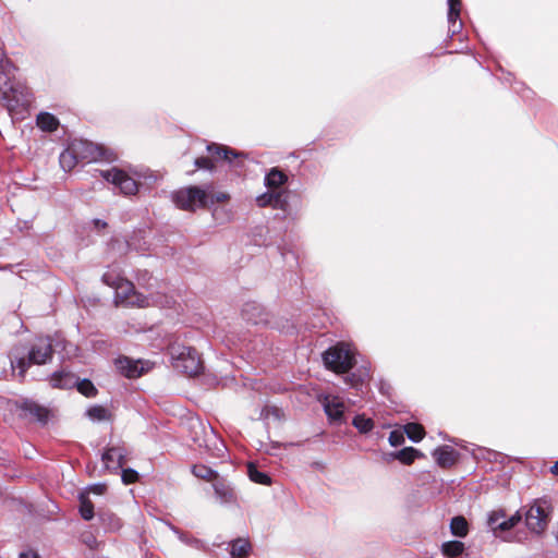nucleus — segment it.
Listing matches in <instances>:
<instances>
[{
  "instance_id": "1",
  "label": "nucleus",
  "mask_w": 558,
  "mask_h": 558,
  "mask_svg": "<svg viewBox=\"0 0 558 558\" xmlns=\"http://www.w3.org/2000/svg\"><path fill=\"white\" fill-rule=\"evenodd\" d=\"M116 303L126 306L148 307L150 305L169 306L170 301L166 298L161 301L156 298H148L135 291L133 283L129 280L121 281L116 288Z\"/></svg>"
},
{
  "instance_id": "2",
  "label": "nucleus",
  "mask_w": 558,
  "mask_h": 558,
  "mask_svg": "<svg viewBox=\"0 0 558 558\" xmlns=\"http://www.w3.org/2000/svg\"><path fill=\"white\" fill-rule=\"evenodd\" d=\"M52 356V345L49 338H39L29 350L27 356H14L12 367L19 368V375L23 376L32 364H45Z\"/></svg>"
},
{
  "instance_id": "3",
  "label": "nucleus",
  "mask_w": 558,
  "mask_h": 558,
  "mask_svg": "<svg viewBox=\"0 0 558 558\" xmlns=\"http://www.w3.org/2000/svg\"><path fill=\"white\" fill-rule=\"evenodd\" d=\"M172 366L189 376L197 375L202 368V362L197 351L193 348L173 344L169 348Z\"/></svg>"
},
{
  "instance_id": "4",
  "label": "nucleus",
  "mask_w": 558,
  "mask_h": 558,
  "mask_svg": "<svg viewBox=\"0 0 558 558\" xmlns=\"http://www.w3.org/2000/svg\"><path fill=\"white\" fill-rule=\"evenodd\" d=\"M9 64H3L0 69V101L9 111H14L20 107L28 105V98L23 89H19L11 83Z\"/></svg>"
},
{
  "instance_id": "5",
  "label": "nucleus",
  "mask_w": 558,
  "mask_h": 558,
  "mask_svg": "<svg viewBox=\"0 0 558 558\" xmlns=\"http://www.w3.org/2000/svg\"><path fill=\"white\" fill-rule=\"evenodd\" d=\"M322 356L325 367L336 373H348L355 364V356L344 342L328 348Z\"/></svg>"
},
{
  "instance_id": "6",
  "label": "nucleus",
  "mask_w": 558,
  "mask_h": 558,
  "mask_svg": "<svg viewBox=\"0 0 558 558\" xmlns=\"http://www.w3.org/2000/svg\"><path fill=\"white\" fill-rule=\"evenodd\" d=\"M551 511L553 507L548 499H534L533 504L525 512V524L527 529L536 535H542L548 525Z\"/></svg>"
},
{
  "instance_id": "7",
  "label": "nucleus",
  "mask_w": 558,
  "mask_h": 558,
  "mask_svg": "<svg viewBox=\"0 0 558 558\" xmlns=\"http://www.w3.org/2000/svg\"><path fill=\"white\" fill-rule=\"evenodd\" d=\"M171 199L178 208L195 211L198 208L205 207L207 193L198 186H189L173 192Z\"/></svg>"
},
{
  "instance_id": "8",
  "label": "nucleus",
  "mask_w": 558,
  "mask_h": 558,
  "mask_svg": "<svg viewBox=\"0 0 558 558\" xmlns=\"http://www.w3.org/2000/svg\"><path fill=\"white\" fill-rule=\"evenodd\" d=\"M73 154H76L82 162H95L99 160H113L116 157L102 146H98L85 140H74L70 144Z\"/></svg>"
},
{
  "instance_id": "9",
  "label": "nucleus",
  "mask_w": 558,
  "mask_h": 558,
  "mask_svg": "<svg viewBox=\"0 0 558 558\" xmlns=\"http://www.w3.org/2000/svg\"><path fill=\"white\" fill-rule=\"evenodd\" d=\"M211 488L216 499L221 506L227 508H234L239 506L238 494L233 484L226 477L219 475V473L211 469Z\"/></svg>"
},
{
  "instance_id": "10",
  "label": "nucleus",
  "mask_w": 558,
  "mask_h": 558,
  "mask_svg": "<svg viewBox=\"0 0 558 558\" xmlns=\"http://www.w3.org/2000/svg\"><path fill=\"white\" fill-rule=\"evenodd\" d=\"M246 155L235 150L227 145L211 142V173L215 171L216 163L225 162L230 168H242L244 166L243 158Z\"/></svg>"
},
{
  "instance_id": "11",
  "label": "nucleus",
  "mask_w": 558,
  "mask_h": 558,
  "mask_svg": "<svg viewBox=\"0 0 558 558\" xmlns=\"http://www.w3.org/2000/svg\"><path fill=\"white\" fill-rule=\"evenodd\" d=\"M100 174L105 180L118 187L124 195H135L138 191L136 180L121 169L111 168L106 171H100Z\"/></svg>"
},
{
  "instance_id": "12",
  "label": "nucleus",
  "mask_w": 558,
  "mask_h": 558,
  "mask_svg": "<svg viewBox=\"0 0 558 558\" xmlns=\"http://www.w3.org/2000/svg\"><path fill=\"white\" fill-rule=\"evenodd\" d=\"M52 387L56 388H71L74 385L77 386V390L86 396L94 397L97 393V389L93 385V383L88 379H84L77 381L71 374L69 373H54L50 379Z\"/></svg>"
},
{
  "instance_id": "13",
  "label": "nucleus",
  "mask_w": 558,
  "mask_h": 558,
  "mask_svg": "<svg viewBox=\"0 0 558 558\" xmlns=\"http://www.w3.org/2000/svg\"><path fill=\"white\" fill-rule=\"evenodd\" d=\"M242 318L251 325H267L268 313L265 307L256 301H248L241 310Z\"/></svg>"
},
{
  "instance_id": "14",
  "label": "nucleus",
  "mask_w": 558,
  "mask_h": 558,
  "mask_svg": "<svg viewBox=\"0 0 558 558\" xmlns=\"http://www.w3.org/2000/svg\"><path fill=\"white\" fill-rule=\"evenodd\" d=\"M116 366L122 375L129 378L140 377L150 368L149 362L142 360L134 361L129 357L118 359L116 361Z\"/></svg>"
},
{
  "instance_id": "15",
  "label": "nucleus",
  "mask_w": 558,
  "mask_h": 558,
  "mask_svg": "<svg viewBox=\"0 0 558 558\" xmlns=\"http://www.w3.org/2000/svg\"><path fill=\"white\" fill-rule=\"evenodd\" d=\"M229 198V195L223 192H211V217L218 222L223 223L229 221L232 217L231 209H227L226 206L219 205Z\"/></svg>"
},
{
  "instance_id": "16",
  "label": "nucleus",
  "mask_w": 558,
  "mask_h": 558,
  "mask_svg": "<svg viewBox=\"0 0 558 558\" xmlns=\"http://www.w3.org/2000/svg\"><path fill=\"white\" fill-rule=\"evenodd\" d=\"M432 456L440 468L448 469L457 462L459 452L450 446H440L433 450Z\"/></svg>"
},
{
  "instance_id": "17",
  "label": "nucleus",
  "mask_w": 558,
  "mask_h": 558,
  "mask_svg": "<svg viewBox=\"0 0 558 558\" xmlns=\"http://www.w3.org/2000/svg\"><path fill=\"white\" fill-rule=\"evenodd\" d=\"M252 544L248 538L236 537L228 542V550L231 558H244L252 553Z\"/></svg>"
},
{
  "instance_id": "18",
  "label": "nucleus",
  "mask_w": 558,
  "mask_h": 558,
  "mask_svg": "<svg viewBox=\"0 0 558 558\" xmlns=\"http://www.w3.org/2000/svg\"><path fill=\"white\" fill-rule=\"evenodd\" d=\"M324 411L330 423L341 425L344 416V404L340 401H327L324 404Z\"/></svg>"
},
{
  "instance_id": "19",
  "label": "nucleus",
  "mask_w": 558,
  "mask_h": 558,
  "mask_svg": "<svg viewBox=\"0 0 558 558\" xmlns=\"http://www.w3.org/2000/svg\"><path fill=\"white\" fill-rule=\"evenodd\" d=\"M219 458L221 463L228 462L229 466L233 465L229 462L228 448L225 441L217 435L214 427H211V458Z\"/></svg>"
},
{
  "instance_id": "20",
  "label": "nucleus",
  "mask_w": 558,
  "mask_h": 558,
  "mask_svg": "<svg viewBox=\"0 0 558 558\" xmlns=\"http://www.w3.org/2000/svg\"><path fill=\"white\" fill-rule=\"evenodd\" d=\"M102 461L107 469H119L124 464V451L122 448H109L102 454Z\"/></svg>"
},
{
  "instance_id": "21",
  "label": "nucleus",
  "mask_w": 558,
  "mask_h": 558,
  "mask_svg": "<svg viewBox=\"0 0 558 558\" xmlns=\"http://www.w3.org/2000/svg\"><path fill=\"white\" fill-rule=\"evenodd\" d=\"M288 175L281 171L278 167L271 168L264 178V184L268 190L278 189L286 184Z\"/></svg>"
},
{
  "instance_id": "22",
  "label": "nucleus",
  "mask_w": 558,
  "mask_h": 558,
  "mask_svg": "<svg viewBox=\"0 0 558 558\" xmlns=\"http://www.w3.org/2000/svg\"><path fill=\"white\" fill-rule=\"evenodd\" d=\"M392 459L399 460L402 464L410 465L417 458L424 457V454L414 447H404L401 450L390 453Z\"/></svg>"
},
{
  "instance_id": "23",
  "label": "nucleus",
  "mask_w": 558,
  "mask_h": 558,
  "mask_svg": "<svg viewBox=\"0 0 558 558\" xmlns=\"http://www.w3.org/2000/svg\"><path fill=\"white\" fill-rule=\"evenodd\" d=\"M274 209H279L283 213V218H295L296 214L292 211L289 193L286 191L276 192V198L274 202Z\"/></svg>"
},
{
  "instance_id": "24",
  "label": "nucleus",
  "mask_w": 558,
  "mask_h": 558,
  "mask_svg": "<svg viewBox=\"0 0 558 558\" xmlns=\"http://www.w3.org/2000/svg\"><path fill=\"white\" fill-rule=\"evenodd\" d=\"M247 476L256 484L269 486L272 483L270 475L260 471L253 462L247 464Z\"/></svg>"
},
{
  "instance_id": "25",
  "label": "nucleus",
  "mask_w": 558,
  "mask_h": 558,
  "mask_svg": "<svg viewBox=\"0 0 558 558\" xmlns=\"http://www.w3.org/2000/svg\"><path fill=\"white\" fill-rule=\"evenodd\" d=\"M465 549L461 541H448L441 544V554L447 558H457L463 554Z\"/></svg>"
},
{
  "instance_id": "26",
  "label": "nucleus",
  "mask_w": 558,
  "mask_h": 558,
  "mask_svg": "<svg viewBox=\"0 0 558 558\" xmlns=\"http://www.w3.org/2000/svg\"><path fill=\"white\" fill-rule=\"evenodd\" d=\"M450 532L457 537H465L469 533V524L464 517L456 515L450 521Z\"/></svg>"
},
{
  "instance_id": "27",
  "label": "nucleus",
  "mask_w": 558,
  "mask_h": 558,
  "mask_svg": "<svg viewBox=\"0 0 558 558\" xmlns=\"http://www.w3.org/2000/svg\"><path fill=\"white\" fill-rule=\"evenodd\" d=\"M37 125L43 130V131H48V132H52V131H56L58 129V125H59V121L58 119L52 116L51 113H48V112H41L38 114L37 117Z\"/></svg>"
},
{
  "instance_id": "28",
  "label": "nucleus",
  "mask_w": 558,
  "mask_h": 558,
  "mask_svg": "<svg viewBox=\"0 0 558 558\" xmlns=\"http://www.w3.org/2000/svg\"><path fill=\"white\" fill-rule=\"evenodd\" d=\"M352 425L361 434H368L375 426L374 421L365 414H356L352 420Z\"/></svg>"
},
{
  "instance_id": "29",
  "label": "nucleus",
  "mask_w": 558,
  "mask_h": 558,
  "mask_svg": "<svg viewBox=\"0 0 558 558\" xmlns=\"http://www.w3.org/2000/svg\"><path fill=\"white\" fill-rule=\"evenodd\" d=\"M77 162H80V159L76 154H73L72 146L69 145L68 148L60 155V165L63 170L70 171L76 166Z\"/></svg>"
},
{
  "instance_id": "30",
  "label": "nucleus",
  "mask_w": 558,
  "mask_h": 558,
  "mask_svg": "<svg viewBox=\"0 0 558 558\" xmlns=\"http://www.w3.org/2000/svg\"><path fill=\"white\" fill-rule=\"evenodd\" d=\"M22 409L25 412H28L32 416H34L38 421H43L44 422L48 417V411L45 408L36 404L33 401H25V402H23Z\"/></svg>"
},
{
  "instance_id": "31",
  "label": "nucleus",
  "mask_w": 558,
  "mask_h": 558,
  "mask_svg": "<svg viewBox=\"0 0 558 558\" xmlns=\"http://www.w3.org/2000/svg\"><path fill=\"white\" fill-rule=\"evenodd\" d=\"M403 429L404 434H407L408 438L413 442H420L424 438L425 430L421 424L407 423Z\"/></svg>"
},
{
  "instance_id": "32",
  "label": "nucleus",
  "mask_w": 558,
  "mask_h": 558,
  "mask_svg": "<svg viewBox=\"0 0 558 558\" xmlns=\"http://www.w3.org/2000/svg\"><path fill=\"white\" fill-rule=\"evenodd\" d=\"M86 415L94 422H102L111 420L110 411L102 405L90 407L86 411Z\"/></svg>"
},
{
  "instance_id": "33",
  "label": "nucleus",
  "mask_w": 558,
  "mask_h": 558,
  "mask_svg": "<svg viewBox=\"0 0 558 558\" xmlns=\"http://www.w3.org/2000/svg\"><path fill=\"white\" fill-rule=\"evenodd\" d=\"M80 513L87 521L94 518V505L84 493L80 495Z\"/></svg>"
},
{
  "instance_id": "34",
  "label": "nucleus",
  "mask_w": 558,
  "mask_h": 558,
  "mask_svg": "<svg viewBox=\"0 0 558 558\" xmlns=\"http://www.w3.org/2000/svg\"><path fill=\"white\" fill-rule=\"evenodd\" d=\"M461 0L448 1V26L460 22Z\"/></svg>"
},
{
  "instance_id": "35",
  "label": "nucleus",
  "mask_w": 558,
  "mask_h": 558,
  "mask_svg": "<svg viewBox=\"0 0 558 558\" xmlns=\"http://www.w3.org/2000/svg\"><path fill=\"white\" fill-rule=\"evenodd\" d=\"M268 229L265 226H258L253 230V242L258 246H269L271 241L266 236Z\"/></svg>"
},
{
  "instance_id": "36",
  "label": "nucleus",
  "mask_w": 558,
  "mask_h": 558,
  "mask_svg": "<svg viewBox=\"0 0 558 558\" xmlns=\"http://www.w3.org/2000/svg\"><path fill=\"white\" fill-rule=\"evenodd\" d=\"M125 279L120 275L119 271H117L114 268H110L108 269L104 275H102V281L104 283H106L107 286L111 287V288H116L121 281H124Z\"/></svg>"
},
{
  "instance_id": "37",
  "label": "nucleus",
  "mask_w": 558,
  "mask_h": 558,
  "mask_svg": "<svg viewBox=\"0 0 558 558\" xmlns=\"http://www.w3.org/2000/svg\"><path fill=\"white\" fill-rule=\"evenodd\" d=\"M275 198H276V192L266 191V192L257 195L255 198V202H256V205L260 208H265V207L274 208Z\"/></svg>"
},
{
  "instance_id": "38",
  "label": "nucleus",
  "mask_w": 558,
  "mask_h": 558,
  "mask_svg": "<svg viewBox=\"0 0 558 558\" xmlns=\"http://www.w3.org/2000/svg\"><path fill=\"white\" fill-rule=\"evenodd\" d=\"M371 376V369L367 366H361L356 372L352 373L349 377L352 386L362 384L365 379Z\"/></svg>"
},
{
  "instance_id": "39",
  "label": "nucleus",
  "mask_w": 558,
  "mask_h": 558,
  "mask_svg": "<svg viewBox=\"0 0 558 558\" xmlns=\"http://www.w3.org/2000/svg\"><path fill=\"white\" fill-rule=\"evenodd\" d=\"M506 518V513L504 510L492 511L487 517V525L494 531H498V525Z\"/></svg>"
},
{
  "instance_id": "40",
  "label": "nucleus",
  "mask_w": 558,
  "mask_h": 558,
  "mask_svg": "<svg viewBox=\"0 0 558 558\" xmlns=\"http://www.w3.org/2000/svg\"><path fill=\"white\" fill-rule=\"evenodd\" d=\"M522 517L519 511H517L514 514H512L508 519H504L501 523L498 525L499 531H509L512 527H514L520 521Z\"/></svg>"
},
{
  "instance_id": "41",
  "label": "nucleus",
  "mask_w": 558,
  "mask_h": 558,
  "mask_svg": "<svg viewBox=\"0 0 558 558\" xmlns=\"http://www.w3.org/2000/svg\"><path fill=\"white\" fill-rule=\"evenodd\" d=\"M388 441L392 447H399L404 442V433L400 430H392L389 434Z\"/></svg>"
},
{
  "instance_id": "42",
  "label": "nucleus",
  "mask_w": 558,
  "mask_h": 558,
  "mask_svg": "<svg viewBox=\"0 0 558 558\" xmlns=\"http://www.w3.org/2000/svg\"><path fill=\"white\" fill-rule=\"evenodd\" d=\"M138 478V474L136 471L132 469H125L122 471V481L125 484L135 483Z\"/></svg>"
},
{
  "instance_id": "43",
  "label": "nucleus",
  "mask_w": 558,
  "mask_h": 558,
  "mask_svg": "<svg viewBox=\"0 0 558 558\" xmlns=\"http://www.w3.org/2000/svg\"><path fill=\"white\" fill-rule=\"evenodd\" d=\"M193 473L195 476L204 480L209 478V468L206 465H194L193 466Z\"/></svg>"
},
{
  "instance_id": "44",
  "label": "nucleus",
  "mask_w": 558,
  "mask_h": 558,
  "mask_svg": "<svg viewBox=\"0 0 558 558\" xmlns=\"http://www.w3.org/2000/svg\"><path fill=\"white\" fill-rule=\"evenodd\" d=\"M462 29V22H457L454 24V26L452 25H449L448 26V33H449V37L452 38L456 34L460 33Z\"/></svg>"
},
{
  "instance_id": "45",
  "label": "nucleus",
  "mask_w": 558,
  "mask_h": 558,
  "mask_svg": "<svg viewBox=\"0 0 558 558\" xmlns=\"http://www.w3.org/2000/svg\"><path fill=\"white\" fill-rule=\"evenodd\" d=\"M106 485L105 484H96L93 485L89 490L96 495H102L106 492Z\"/></svg>"
},
{
  "instance_id": "46",
  "label": "nucleus",
  "mask_w": 558,
  "mask_h": 558,
  "mask_svg": "<svg viewBox=\"0 0 558 558\" xmlns=\"http://www.w3.org/2000/svg\"><path fill=\"white\" fill-rule=\"evenodd\" d=\"M195 166L197 168H208V159L207 158H197L195 159Z\"/></svg>"
},
{
  "instance_id": "47",
  "label": "nucleus",
  "mask_w": 558,
  "mask_h": 558,
  "mask_svg": "<svg viewBox=\"0 0 558 558\" xmlns=\"http://www.w3.org/2000/svg\"><path fill=\"white\" fill-rule=\"evenodd\" d=\"M20 558H39V556L34 551H26L21 554Z\"/></svg>"
},
{
  "instance_id": "48",
  "label": "nucleus",
  "mask_w": 558,
  "mask_h": 558,
  "mask_svg": "<svg viewBox=\"0 0 558 558\" xmlns=\"http://www.w3.org/2000/svg\"><path fill=\"white\" fill-rule=\"evenodd\" d=\"M550 472L555 475H558V461H556L554 465L550 466Z\"/></svg>"
},
{
  "instance_id": "49",
  "label": "nucleus",
  "mask_w": 558,
  "mask_h": 558,
  "mask_svg": "<svg viewBox=\"0 0 558 558\" xmlns=\"http://www.w3.org/2000/svg\"><path fill=\"white\" fill-rule=\"evenodd\" d=\"M389 386L385 387L384 384H381V387H380V391L384 393V395H387L388 393V390H389Z\"/></svg>"
},
{
  "instance_id": "50",
  "label": "nucleus",
  "mask_w": 558,
  "mask_h": 558,
  "mask_svg": "<svg viewBox=\"0 0 558 558\" xmlns=\"http://www.w3.org/2000/svg\"><path fill=\"white\" fill-rule=\"evenodd\" d=\"M3 58H4V53H3L2 49L0 48V69H2V65L4 64Z\"/></svg>"
},
{
  "instance_id": "51",
  "label": "nucleus",
  "mask_w": 558,
  "mask_h": 558,
  "mask_svg": "<svg viewBox=\"0 0 558 558\" xmlns=\"http://www.w3.org/2000/svg\"><path fill=\"white\" fill-rule=\"evenodd\" d=\"M195 441H198L199 442V446H206V439H204L203 441H201L198 438H194Z\"/></svg>"
},
{
  "instance_id": "52",
  "label": "nucleus",
  "mask_w": 558,
  "mask_h": 558,
  "mask_svg": "<svg viewBox=\"0 0 558 558\" xmlns=\"http://www.w3.org/2000/svg\"><path fill=\"white\" fill-rule=\"evenodd\" d=\"M88 545H92V543L94 542V538L90 536L88 537V539L85 541Z\"/></svg>"
}]
</instances>
